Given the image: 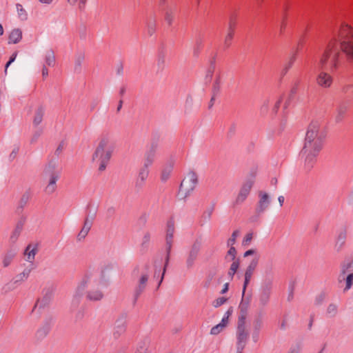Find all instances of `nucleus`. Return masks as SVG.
<instances>
[{"instance_id": "12", "label": "nucleus", "mask_w": 353, "mask_h": 353, "mask_svg": "<svg viewBox=\"0 0 353 353\" xmlns=\"http://www.w3.org/2000/svg\"><path fill=\"white\" fill-rule=\"evenodd\" d=\"M178 13V7L176 3L168 4L164 8V19L169 26H171Z\"/></svg>"}, {"instance_id": "47", "label": "nucleus", "mask_w": 353, "mask_h": 353, "mask_svg": "<svg viewBox=\"0 0 353 353\" xmlns=\"http://www.w3.org/2000/svg\"><path fill=\"white\" fill-rule=\"evenodd\" d=\"M234 36L230 34H226L224 39V48H228L232 45V39Z\"/></svg>"}, {"instance_id": "56", "label": "nucleus", "mask_w": 353, "mask_h": 353, "mask_svg": "<svg viewBox=\"0 0 353 353\" xmlns=\"http://www.w3.org/2000/svg\"><path fill=\"white\" fill-rule=\"evenodd\" d=\"M19 151V147H15L12 150V151L10 153V157H9L10 161H12L13 159H14L16 158Z\"/></svg>"}, {"instance_id": "3", "label": "nucleus", "mask_w": 353, "mask_h": 353, "mask_svg": "<svg viewBox=\"0 0 353 353\" xmlns=\"http://www.w3.org/2000/svg\"><path fill=\"white\" fill-rule=\"evenodd\" d=\"M102 283L103 281L100 279V275L98 272L85 275L77 288L74 301L79 303V298L83 295L85 290L86 291V299L88 300L91 301L101 300L103 294L99 287Z\"/></svg>"}, {"instance_id": "6", "label": "nucleus", "mask_w": 353, "mask_h": 353, "mask_svg": "<svg viewBox=\"0 0 353 353\" xmlns=\"http://www.w3.org/2000/svg\"><path fill=\"white\" fill-rule=\"evenodd\" d=\"M60 177V172L56 168L54 164L49 163L43 172V179L46 183L45 192L51 194L57 190V181Z\"/></svg>"}, {"instance_id": "29", "label": "nucleus", "mask_w": 353, "mask_h": 353, "mask_svg": "<svg viewBox=\"0 0 353 353\" xmlns=\"http://www.w3.org/2000/svg\"><path fill=\"white\" fill-rule=\"evenodd\" d=\"M254 271L248 270L246 268L245 272V279H244V283L243 287V296L245 294V290L248 284L250 283V281L254 274Z\"/></svg>"}, {"instance_id": "5", "label": "nucleus", "mask_w": 353, "mask_h": 353, "mask_svg": "<svg viewBox=\"0 0 353 353\" xmlns=\"http://www.w3.org/2000/svg\"><path fill=\"white\" fill-rule=\"evenodd\" d=\"M241 312L238 318L236 328V350L237 353H242L244 350L247 341L249 337V333L245 327V320L247 316L246 309L240 306Z\"/></svg>"}, {"instance_id": "2", "label": "nucleus", "mask_w": 353, "mask_h": 353, "mask_svg": "<svg viewBox=\"0 0 353 353\" xmlns=\"http://www.w3.org/2000/svg\"><path fill=\"white\" fill-rule=\"evenodd\" d=\"M325 132L318 121H312L308 126L301 156L305 159L304 167L310 170L316 161V157L323 149Z\"/></svg>"}, {"instance_id": "13", "label": "nucleus", "mask_w": 353, "mask_h": 353, "mask_svg": "<svg viewBox=\"0 0 353 353\" xmlns=\"http://www.w3.org/2000/svg\"><path fill=\"white\" fill-rule=\"evenodd\" d=\"M126 325L127 322L125 316L122 315L116 320L113 330V336L114 339H119L125 333Z\"/></svg>"}, {"instance_id": "1", "label": "nucleus", "mask_w": 353, "mask_h": 353, "mask_svg": "<svg viewBox=\"0 0 353 353\" xmlns=\"http://www.w3.org/2000/svg\"><path fill=\"white\" fill-rule=\"evenodd\" d=\"M340 49L348 60H353V30L350 26L342 23L339 32V40L330 41L319 61L321 70L334 73L338 68L341 56Z\"/></svg>"}, {"instance_id": "20", "label": "nucleus", "mask_w": 353, "mask_h": 353, "mask_svg": "<svg viewBox=\"0 0 353 353\" xmlns=\"http://www.w3.org/2000/svg\"><path fill=\"white\" fill-rule=\"evenodd\" d=\"M149 167L143 164V166L140 169L138 178L136 182V186L141 187L149 174Z\"/></svg>"}, {"instance_id": "10", "label": "nucleus", "mask_w": 353, "mask_h": 353, "mask_svg": "<svg viewBox=\"0 0 353 353\" xmlns=\"http://www.w3.org/2000/svg\"><path fill=\"white\" fill-rule=\"evenodd\" d=\"M201 246V243L198 240L195 241L192 245L186 259V265L188 268H190L194 265V262L198 257Z\"/></svg>"}, {"instance_id": "43", "label": "nucleus", "mask_w": 353, "mask_h": 353, "mask_svg": "<svg viewBox=\"0 0 353 353\" xmlns=\"http://www.w3.org/2000/svg\"><path fill=\"white\" fill-rule=\"evenodd\" d=\"M345 282H346V286L344 289V290H349L353 283V273H350L346 278L345 277Z\"/></svg>"}, {"instance_id": "37", "label": "nucleus", "mask_w": 353, "mask_h": 353, "mask_svg": "<svg viewBox=\"0 0 353 353\" xmlns=\"http://www.w3.org/2000/svg\"><path fill=\"white\" fill-rule=\"evenodd\" d=\"M55 63V57L52 51L48 52L46 55V65L53 66Z\"/></svg>"}, {"instance_id": "41", "label": "nucleus", "mask_w": 353, "mask_h": 353, "mask_svg": "<svg viewBox=\"0 0 353 353\" xmlns=\"http://www.w3.org/2000/svg\"><path fill=\"white\" fill-rule=\"evenodd\" d=\"M239 230H234L232 232L231 237L229 238V239L228 240V242H227L228 246H233L234 245V243H236V239L237 236H239Z\"/></svg>"}, {"instance_id": "52", "label": "nucleus", "mask_w": 353, "mask_h": 353, "mask_svg": "<svg viewBox=\"0 0 353 353\" xmlns=\"http://www.w3.org/2000/svg\"><path fill=\"white\" fill-rule=\"evenodd\" d=\"M92 224V221L89 220L88 218H86L84 221V225L82 228L84 229L85 230H88V232H89L91 228Z\"/></svg>"}, {"instance_id": "18", "label": "nucleus", "mask_w": 353, "mask_h": 353, "mask_svg": "<svg viewBox=\"0 0 353 353\" xmlns=\"http://www.w3.org/2000/svg\"><path fill=\"white\" fill-rule=\"evenodd\" d=\"M353 271V259L345 260L341 265V274L339 275V282L345 279V276L347 272Z\"/></svg>"}, {"instance_id": "8", "label": "nucleus", "mask_w": 353, "mask_h": 353, "mask_svg": "<svg viewBox=\"0 0 353 353\" xmlns=\"http://www.w3.org/2000/svg\"><path fill=\"white\" fill-rule=\"evenodd\" d=\"M174 220L173 218H170L168 222H167V229H166V251H167V256L165 258V263L163 268V273L161 275V279L159 281V285L161 284V283L163 281L164 274L165 272L166 267L168 264L169 259H170V254L171 252V248L172 246L173 243V236H174Z\"/></svg>"}, {"instance_id": "23", "label": "nucleus", "mask_w": 353, "mask_h": 353, "mask_svg": "<svg viewBox=\"0 0 353 353\" xmlns=\"http://www.w3.org/2000/svg\"><path fill=\"white\" fill-rule=\"evenodd\" d=\"M348 109V105L344 103H340L336 108V121L339 122L343 120Z\"/></svg>"}, {"instance_id": "59", "label": "nucleus", "mask_w": 353, "mask_h": 353, "mask_svg": "<svg viewBox=\"0 0 353 353\" xmlns=\"http://www.w3.org/2000/svg\"><path fill=\"white\" fill-rule=\"evenodd\" d=\"M299 81H297L294 83V86L292 88L291 91H290L291 96H293L297 93L298 89H299Z\"/></svg>"}, {"instance_id": "4", "label": "nucleus", "mask_w": 353, "mask_h": 353, "mask_svg": "<svg viewBox=\"0 0 353 353\" xmlns=\"http://www.w3.org/2000/svg\"><path fill=\"white\" fill-rule=\"evenodd\" d=\"M114 149V145L110 137L103 136L93 154V161L99 163V170L103 171L108 164Z\"/></svg>"}, {"instance_id": "46", "label": "nucleus", "mask_w": 353, "mask_h": 353, "mask_svg": "<svg viewBox=\"0 0 353 353\" xmlns=\"http://www.w3.org/2000/svg\"><path fill=\"white\" fill-rule=\"evenodd\" d=\"M223 328L224 327L219 323L216 325L212 327L210 330V334L212 335H217L223 330Z\"/></svg>"}, {"instance_id": "63", "label": "nucleus", "mask_w": 353, "mask_h": 353, "mask_svg": "<svg viewBox=\"0 0 353 353\" xmlns=\"http://www.w3.org/2000/svg\"><path fill=\"white\" fill-rule=\"evenodd\" d=\"M228 316H224L219 324L221 325L223 327H225L228 323Z\"/></svg>"}, {"instance_id": "32", "label": "nucleus", "mask_w": 353, "mask_h": 353, "mask_svg": "<svg viewBox=\"0 0 353 353\" xmlns=\"http://www.w3.org/2000/svg\"><path fill=\"white\" fill-rule=\"evenodd\" d=\"M240 262L239 260L237 259L234 261L230 265V268L228 270V275L232 279L236 271L239 268Z\"/></svg>"}, {"instance_id": "57", "label": "nucleus", "mask_w": 353, "mask_h": 353, "mask_svg": "<svg viewBox=\"0 0 353 353\" xmlns=\"http://www.w3.org/2000/svg\"><path fill=\"white\" fill-rule=\"evenodd\" d=\"M88 232H88V230H85L84 229L82 228L77 236L78 239L79 241L83 239L87 236Z\"/></svg>"}, {"instance_id": "50", "label": "nucleus", "mask_w": 353, "mask_h": 353, "mask_svg": "<svg viewBox=\"0 0 353 353\" xmlns=\"http://www.w3.org/2000/svg\"><path fill=\"white\" fill-rule=\"evenodd\" d=\"M30 196L29 192H26L25 194H23L22 197L21 199V201H20V205L21 207H23L28 203V201L30 199Z\"/></svg>"}, {"instance_id": "11", "label": "nucleus", "mask_w": 353, "mask_h": 353, "mask_svg": "<svg viewBox=\"0 0 353 353\" xmlns=\"http://www.w3.org/2000/svg\"><path fill=\"white\" fill-rule=\"evenodd\" d=\"M159 147L157 141H152L147 149L144 156V165L150 166L154 161Z\"/></svg>"}, {"instance_id": "53", "label": "nucleus", "mask_w": 353, "mask_h": 353, "mask_svg": "<svg viewBox=\"0 0 353 353\" xmlns=\"http://www.w3.org/2000/svg\"><path fill=\"white\" fill-rule=\"evenodd\" d=\"M257 265H258V259H254L250 262L249 265L247 267V269L254 271L256 268V266H257Z\"/></svg>"}, {"instance_id": "7", "label": "nucleus", "mask_w": 353, "mask_h": 353, "mask_svg": "<svg viewBox=\"0 0 353 353\" xmlns=\"http://www.w3.org/2000/svg\"><path fill=\"white\" fill-rule=\"evenodd\" d=\"M197 183L198 176L196 172H189L181 183L179 194L183 198L187 197L194 190Z\"/></svg>"}, {"instance_id": "33", "label": "nucleus", "mask_w": 353, "mask_h": 353, "mask_svg": "<svg viewBox=\"0 0 353 353\" xmlns=\"http://www.w3.org/2000/svg\"><path fill=\"white\" fill-rule=\"evenodd\" d=\"M49 331H50L49 325H46L37 330V332L36 333V336L38 339H42L48 334Z\"/></svg>"}, {"instance_id": "64", "label": "nucleus", "mask_w": 353, "mask_h": 353, "mask_svg": "<svg viewBox=\"0 0 353 353\" xmlns=\"http://www.w3.org/2000/svg\"><path fill=\"white\" fill-rule=\"evenodd\" d=\"M301 347L300 345H297L296 347L292 348L290 350V353H299L301 352Z\"/></svg>"}, {"instance_id": "49", "label": "nucleus", "mask_w": 353, "mask_h": 353, "mask_svg": "<svg viewBox=\"0 0 353 353\" xmlns=\"http://www.w3.org/2000/svg\"><path fill=\"white\" fill-rule=\"evenodd\" d=\"M342 91L344 94H353V84H347L342 88Z\"/></svg>"}, {"instance_id": "14", "label": "nucleus", "mask_w": 353, "mask_h": 353, "mask_svg": "<svg viewBox=\"0 0 353 353\" xmlns=\"http://www.w3.org/2000/svg\"><path fill=\"white\" fill-rule=\"evenodd\" d=\"M333 82V78L331 73L321 70L316 78L317 84L324 88L331 86Z\"/></svg>"}, {"instance_id": "30", "label": "nucleus", "mask_w": 353, "mask_h": 353, "mask_svg": "<svg viewBox=\"0 0 353 353\" xmlns=\"http://www.w3.org/2000/svg\"><path fill=\"white\" fill-rule=\"evenodd\" d=\"M17 11L18 14V17L21 21H26L28 19V13L26 10L23 8V6L20 3L16 4Z\"/></svg>"}, {"instance_id": "9", "label": "nucleus", "mask_w": 353, "mask_h": 353, "mask_svg": "<svg viewBox=\"0 0 353 353\" xmlns=\"http://www.w3.org/2000/svg\"><path fill=\"white\" fill-rule=\"evenodd\" d=\"M254 178L255 174H252L251 177L243 183L234 201L235 205L241 204L246 199L254 183Z\"/></svg>"}, {"instance_id": "19", "label": "nucleus", "mask_w": 353, "mask_h": 353, "mask_svg": "<svg viewBox=\"0 0 353 353\" xmlns=\"http://www.w3.org/2000/svg\"><path fill=\"white\" fill-rule=\"evenodd\" d=\"M347 237V229L345 228H341L339 232L336 240L335 248L337 251L341 250L345 245Z\"/></svg>"}, {"instance_id": "35", "label": "nucleus", "mask_w": 353, "mask_h": 353, "mask_svg": "<svg viewBox=\"0 0 353 353\" xmlns=\"http://www.w3.org/2000/svg\"><path fill=\"white\" fill-rule=\"evenodd\" d=\"M263 325V318L261 315H259L253 321L254 330L260 332Z\"/></svg>"}, {"instance_id": "26", "label": "nucleus", "mask_w": 353, "mask_h": 353, "mask_svg": "<svg viewBox=\"0 0 353 353\" xmlns=\"http://www.w3.org/2000/svg\"><path fill=\"white\" fill-rule=\"evenodd\" d=\"M43 114H44V110L43 108L40 107L37 109V110L35 111L34 120H33V123L35 125H38L39 124H40L41 123L43 117Z\"/></svg>"}, {"instance_id": "42", "label": "nucleus", "mask_w": 353, "mask_h": 353, "mask_svg": "<svg viewBox=\"0 0 353 353\" xmlns=\"http://www.w3.org/2000/svg\"><path fill=\"white\" fill-rule=\"evenodd\" d=\"M237 25V14L235 13L232 14L230 16L228 26L236 28Z\"/></svg>"}, {"instance_id": "21", "label": "nucleus", "mask_w": 353, "mask_h": 353, "mask_svg": "<svg viewBox=\"0 0 353 353\" xmlns=\"http://www.w3.org/2000/svg\"><path fill=\"white\" fill-rule=\"evenodd\" d=\"M22 39V32L20 29L17 28L12 30L8 37L9 43H17Z\"/></svg>"}, {"instance_id": "62", "label": "nucleus", "mask_w": 353, "mask_h": 353, "mask_svg": "<svg viewBox=\"0 0 353 353\" xmlns=\"http://www.w3.org/2000/svg\"><path fill=\"white\" fill-rule=\"evenodd\" d=\"M252 239V233H248L246 234V236H245L244 238V240H243V243L244 244H248L249 243Z\"/></svg>"}, {"instance_id": "38", "label": "nucleus", "mask_w": 353, "mask_h": 353, "mask_svg": "<svg viewBox=\"0 0 353 353\" xmlns=\"http://www.w3.org/2000/svg\"><path fill=\"white\" fill-rule=\"evenodd\" d=\"M32 269H29V268H26L22 273L17 275L16 276V280H15V283H17L19 281H23L25 279H26L28 276H29V274L31 272Z\"/></svg>"}, {"instance_id": "16", "label": "nucleus", "mask_w": 353, "mask_h": 353, "mask_svg": "<svg viewBox=\"0 0 353 353\" xmlns=\"http://www.w3.org/2000/svg\"><path fill=\"white\" fill-rule=\"evenodd\" d=\"M259 201L256 209L258 214L263 212L269 206L270 203L269 195L263 191H260L259 193Z\"/></svg>"}, {"instance_id": "24", "label": "nucleus", "mask_w": 353, "mask_h": 353, "mask_svg": "<svg viewBox=\"0 0 353 353\" xmlns=\"http://www.w3.org/2000/svg\"><path fill=\"white\" fill-rule=\"evenodd\" d=\"M270 294H271V286L270 285L265 286L263 289V290L260 294V296H259V300L262 305H264L268 303V302L269 301V299H270Z\"/></svg>"}, {"instance_id": "28", "label": "nucleus", "mask_w": 353, "mask_h": 353, "mask_svg": "<svg viewBox=\"0 0 353 353\" xmlns=\"http://www.w3.org/2000/svg\"><path fill=\"white\" fill-rule=\"evenodd\" d=\"M221 81V75L219 74L218 76H216V77L214 80V82L212 85V94L217 96L220 93Z\"/></svg>"}, {"instance_id": "36", "label": "nucleus", "mask_w": 353, "mask_h": 353, "mask_svg": "<svg viewBox=\"0 0 353 353\" xmlns=\"http://www.w3.org/2000/svg\"><path fill=\"white\" fill-rule=\"evenodd\" d=\"M230 249L228 250L227 254L225 256V259L228 261H236V250L234 246H229Z\"/></svg>"}, {"instance_id": "39", "label": "nucleus", "mask_w": 353, "mask_h": 353, "mask_svg": "<svg viewBox=\"0 0 353 353\" xmlns=\"http://www.w3.org/2000/svg\"><path fill=\"white\" fill-rule=\"evenodd\" d=\"M203 48V41L201 39H199L196 41L194 49H193V54L194 56L198 57L200 54L201 50Z\"/></svg>"}, {"instance_id": "17", "label": "nucleus", "mask_w": 353, "mask_h": 353, "mask_svg": "<svg viewBox=\"0 0 353 353\" xmlns=\"http://www.w3.org/2000/svg\"><path fill=\"white\" fill-rule=\"evenodd\" d=\"M303 45V39H301L297 45L296 51L292 54V55L290 57L288 62L284 65L283 68L281 72V74L283 76L285 75L288 70L292 68L293 64L294 63L296 59V54L297 52L301 49Z\"/></svg>"}, {"instance_id": "22", "label": "nucleus", "mask_w": 353, "mask_h": 353, "mask_svg": "<svg viewBox=\"0 0 353 353\" xmlns=\"http://www.w3.org/2000/svg\"><path fill=\"white\" fill-rule=\"evenodd\" d=\"M157 21L154 17H150L146 21V32L149 36H152L156 31Z\"/></svg>"}, {"instance_id": "54", "label": "nucleus", "mask_w": 353, "mask_h": 353, "mask_svg": "<svg viewBox=\"0 0 353 353\" xmlns=\"http://www.w3.org/2000/svg\"><path fill=\"white\" fill-rule=\"evenodd\" d=\"M325 299V294L324 293H321L316 297L315 303L316 305H320Z\"/></svg>"}, {"instance_id": "48", "label": "nucleus", "mask_w": 353, "mask_h": 353, "mask_svg": "<svg viewBox=\"0 0 353 353\" xmlns=\"http://www.w3.org/2000/svg\"><path fill=\"white\" fill-rule=\"evenodd\" d=\"M165 57L163 52H160L157 58V65L159 67L163 68L165 64Z\"/></svg>"}, {"instance_id": "44", "label": "nucleus", "mask_w": 353, "mask_h": 353, "mask_svg": "<svg viewBox=\"0 0 353 353\" xmlns=\"http://www.w3.org/2000/svg\"><path fill=\"white\" fill-rule=\"evenodd\" d=\"M327 312L331 316H334L337 313V306L335 304H330L327 307Z\"/></svg>"}, {"instance_id": "34", "label": "nucleus", "mask_w": 353, "mask_h": 353, "mask_svg": "<svg viewBox=\"0 0 353 353\" xmlns=\"http://www.w3.org/2000/svg\"><path fill=\"white\" fill-rule=\"evenodd\" d=\"M50 300V296H48V295H46L42 299H39L37 301V302L36 303V304L34 305V308H36V307H39V308L44 307L46 305H47L49 303Z\"/></svg>"}, {"instance_id": "45", "label": "nucleus", "mask_w": 353, "mask_h": 353, "mask_svg": "<svg viewBox=\"0 0 353 353\" xmlns=\"http://www.w3.org/2000/svg\"><path fill=\"white\" fill-rule=\"evenodd\" d=\"M226 301H227L226 298L223 297V296L219 297L213 301L212 305L214 307H218L222 305L223 304H224Z\"/></svg>"}, {"instance_id": "15", "label": "nucleus", "mask_w": 353, "mask_h": 353, "mask_svg": "<svg viewBox=\"0 0 353 353\" xmlns=\"http://www.w3.org/2000/svg\"><path fill=\"white\" fill-rule=\"evenodd\" d=\"M148 280V274L147 273L143 274L141 275V278L139 279L137 285L136 286L134 289V303H136L139 297L141 296V294L144 292L147 282Z\"/></svg>"}, {"instance_id": "61", "label": "nucleus", "mask_w": 353, "mask_h": 353, "mask_svg": "<svg viewBox=\"0 0 353 353\" xmlns=\"http://www.w3.org/2000/svg\"><path fill=\"white\" fill-rule=\"evenodd\" d=\"M283 101V97H280V98L276 101L275 104H274V108H273V111L276 112L277 110H279V107H280V105L281 103Z\"/></svg>"}, {"instance_id": "31", "label": "nucleus", "mask_w": 353, "mask_h": 353, "mask_svg": "<svg viewBox=\"0 0 353 353\" xmlns=\"http://www.w3.org/2000/svg\"><path fill=\"white\" fill-rule=\"evenodd\" d=\"M15 256V253L12 252V251H9L8 252L4 257H3V266L4 267H8L12 262V261L13 260L14 257Z\"/></svg>"}, {"instance_id": "55", "label": "nucleus", "mask_w": 353, "mask_h": 353, "mask_svg": "<svg viewBox=\"0 0 353 353\" xmlns=\"http://www.w3.org/2000/svg\"><path fill=\"white\" fill-rule=\"evenodd\" d=\"M64 148H65V143H64V141H61L59 144V145H58V147H57V150L55 151V154L59 156L62 152V151L64 149Z\"/></svg>"}, {"instance_id": "58", "label": "nucleus", "mask_w": 353, "mask_h": 353, "mask_svg": "<svg viewBox=\"0 0 353 353\" xmlns=\"http://www.w3.org/2000/svg\"><path fill=\"white\" fill-rule=\"evenodd\" d=\"M16 57H17V53L15 52V53L12 54V56L10 57L9 61L7 62V63L6 65V68H5L6 73L7 72V69L9 67V65L15 60Z\"/></svg>"}, {"instance_id": "40", "label": "nucleus", "mask_w": 353, "mask_h": 353, "mask_svg": "<svg viewBox=\"0 0 353 353\" xmlns=\"http://www.w3.org/2000/svg\"><path fill=\"white\" fill-rule=\"evenodd\" d=\"M216 54H215L214 55V57L211 59V60H210V68H209V69L208 70L207 77H209L210 80L212 77V75H213V73H214V71L215 62H216Z\"/></svg>"}, {"instance_id": "51", "label": "nucleus", "mask_w": 353, "mask_h": 353, "mask_svg": "<svg viewBox=\"0 0 353 353\" xmlns=\"http://www.w3.org/2000/svg\"><path fill=\"white\" fill-rule=\"evenodd\" d=\"M215 274H216V273L214 272H210L208 274V275L207 276V279H206L205 283V287L210 286V285L211 283V281L214 279Z\"/></svg>"}, {"instance_id": "60", "label": "nucleus", "mask_w": 353, "mask_h": 353, "mask_svg": "<svg viewBox=\"0 0 353 353\" xmlns=\"http://www.w3.org/2000/svg\"><path fill=\"white\" fill-rule=\"evenodd\" d=\"M286 26H287V23H286V17L284 16L283 18V20H282V22H281V27H280V33L282 34L285 28H286Z\"/></svg>"}, {"instance_id": "27", "label": "nucleus", "mask_w": 353, "mask_h": 353, "mask_svg": "<svg viewBox=\"0 0 353 353\" xmlns=\"http://www.w3.org/2000/svg\"><path fill=\"white\" fill-rule=\"evenodd\" d=\"M23 223L19 222L17 224L15 229L12 232L11 236H10V240L12 242H15L18 237L19 236L22 230H23Z\"/></svg>"}, {"instance_id": "25", "label": "nucleus", "mask_w": 353, "mask_h": 353, "mask_svg": "<svg viewBox=\"0 0 353 353\" xmlns=\"http://www.w3.org/2000/svg\"><path fill=\"white\" fill-rule=\"evenodd\" d=\"M36 252L37 249L35 248H32V245H28L24 252V255L26 257V261L32 262L34 259Z\"/></svg>"}]
</instances>
